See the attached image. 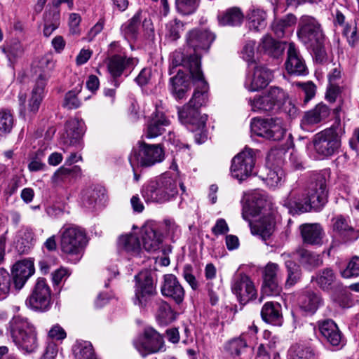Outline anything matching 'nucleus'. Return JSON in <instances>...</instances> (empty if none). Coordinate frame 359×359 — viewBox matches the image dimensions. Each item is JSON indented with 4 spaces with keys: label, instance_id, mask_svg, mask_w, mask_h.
<instances>
[{
    "label": "nucleus",
    "instance_id": "1",
    "mask_svg": "<svg viewBox=\"0 0 359 359\" xmlns=\"http://www.w3.org/2000/svg\"><path fill=\"white\" fill-rule=\"evenodd\" d=\"M328 191L326 178L323 175H314L306 193L292 189L283 200V205L291 214H300L313 210L320 211L327 202Z\"/></svg>",
    "mask_w": 359,
    "mask_h": 359
},
{
    "label": "nucleus",
    "instance_id": "2",
    "mask_svg": "<svg viewBox=\"0 0 359 359\" xmlns=\"http://www.w3.org/2000/svg\"><path fill=\"white\" fill-rule=\"evenodd\" d=\"M215 39V34L207 29H194L187 32L186 43L189 48L193 50L194 53H189V55L185 56L180 50L173 52L171 55L172 68L170 69V74L173 73L172 69L175 67L182 66L189 69L191 75L197 79H201L202 77L201 69V54L208 50Z\"/></svg>",
    "mask_w": 359,
    "mask_h": 359
},
{
    "label": "nucleus",
    "instance_id": "3",
    "mask_svg": "<svg viewBox=\"0 0 359 359\" xmlns=\"http://www.w3.org/2000/svg\"><path fill=\"white\" fill-rule=\"evenodd\" d=\"M192 78L198 82L193 96L189 102L178 109V116L183 124H190L196 126L195 139L198 144L204 142L207 139V135L203 132L205 128L207 116H201L199 109L205 105L208 101V84L204 81L203 75L201 79H197L191 75Z\"/></svg>",
    "mask_w": 359,
    "mask_h": 359
},
{
    "label": "nucleus",
    "instance_id": "4",
    "mask_svg": "<svg viewBox=\"0 0 359 359\" xmlns=\"http://www.w3.org/2000/svg\"><path fill=\"white\" fill-rule=\"evenodd\" d=\"M297 35L306 48L312 51L317 62L321 63L326 60L325 34L317 19L311 15L302 16L298 22Z\"/></svg>",
    "mask_w": 359,
    "mask_h": 359
},
{
    "label": "nucleus",
    "instance_id": "5",
    "mask_svg": "<svg viewBox=\"0 0 359 359\" xmlns=\"http://www.w3.org/2000/svg\"><path fill=\"white\" fill-rule=\"evenodd\" d=\"M178 184L184 194L185 187L183 184L178 183L177 179L171 176L163 175L144 185L142 195L147 203H164L177 194Z\"/></svg>",
    "mask_w": 359,
    "mask_h": 359
},
{
    "label": "nucleus",
    "instance_id": "6",
    "mask_svg": "<svg viewBox=\"0 0 359 359\" xmlns=\"http://www.w3.org/2000/svg\"><path fill=\"white\" fill-rule=\"evenodd\" d=\"M8 330L13 342L20 350L30 353L37 349L36 328L27 318L14 316L9 322Z\"/></svg>",
    "mask_w": 359,
    "mask_h": 359
},
{
    "label": "nucleus",
    "instance_id": "7",
    "mask_svg": "<svg viewBox=\"0 0 359 359\" xmlns=\"http://www.w3.org/2000/svg\"><path fill=\"white\" fill-rule=\"evenodd\" d=\"M343 133L344 127L341 120L337 118L330 128L314 135L313 143L316 153L323 157L333 155L341 146L340 136Z\"/></svg>",
    "mask_w": 359,
    "mask_h": 359
},
{
    "label": "nucleus",
    "instance_id": "8",
    "mask_svg": "<svg viewBox=\"0 0 359 359\" xmlns=\"http://www.w3.org/2000/svg\"><path fill=\"white\" fill-rule=\"evenodd\" d=\"M60 248L63 253L76 256L78 260L83 253L88 241L85 231L75 225H64L60 230Z\"/></svg>",
    "mask_w": 359,
    "mask_h": 359
},
{
    "label": "nucleus",
    "instance_id": "9",
    "mask_svg": "<svg viewBox=\"0 0 359 359\" xmlns=\"http://www.w3.org/2000/svg\"><path fill=\"white\" fill-rule=\"evenodd\" d=\"M165 158V151L161 144H149L139 142L129 156L132 168H148L161 163Z\"/></svg>",
    "mask_w": 359,
    "mask_h": 359
},
{
    "label": "nucleus",
    "instance_id": "10",
    "mask_svg": "<svg viewBox=\"0 0 359 359\" xmlns=\"http://www.w3.org/2000/svg\"><path fill=\"white\" fill-rule=\"evenodd\" d=\"M135 294L133 304L140 309H146L151 304L157 294L156 287L150 272L141 271L135 276Z\"/></svg>",
    "mask_w": 359,
    "mask_h": 359
},
{
    "label": "nucleus",
    "instance_id": "11",
    "mask_svg": "<svg viewBox=\"0 0 359 359\" xmlns=\"http://www.w3.org/2000/svg\"><path fill=\"white\" fill-rule=\"evenodd\" d=\"M48 79V76L46 74H39L27 104H26V95L22 93L19 94L20 116L25 120H30L39 111Z\"/></svg>",
    "mask_w": 359,
    "mask_h": 359
},
{
    "label": "nucleus",
    "instance_id": "12",
    "mask_svg": "<svg viewBox=\"0 0 359 359\" xmlns=\"http://www.w3.org/2000/svg\"><path fill=\"white\" fill-rule=\"evenodd\" d=\"M252 133L269 140L280 141L286 134V128L280 118H255L250 123Z\"/></svg>",
    "mask_w": 359,
    "mask_h": 359
},
{
    "label": "nucleus",
    "instance_id": "13",
    "mask_svg": "<svg viewBox=\"0 0 359 359\" xmlns=\"http://www.w3.org/2000/svg\"><path fill=\"white\" fill-rule=\"evenodd\" d=\"M287 94L279 87L271 86L261 95L250 100L252 109L258 112H269L279 109L285 102Z\"/></svg>",
    "mask_w": 359,
    "mask_h": 359
},
{
    "label": "nucleus",
    "instance_id": "14",
    "mask_svg": "<svg viewBox=\"0 0 359 359\" xmlns=\"http://www.w3.org/2000/svg\"><path fill=\"white\" fill-rule=\"evenodd\" d=\"M25 304L33 311L45 312L50 309L51 290L43 278H39L31 294L27 298Z\"/></svg>",
    "mask_w": 359,
    "mask_h": 359
},
{
    "label": "nucleus",
    "instance_id": "15",
    "mask_svg": "<svg viewBox=\"0 0 359 359\" xmlns=\"http://www.w3.org/2000/svg\"><path fill=\"white\" fill-rule=\"evenodd\" d=\"M255 165L254 150L245 148L233 158L231 165V176L242 182L253 174Z\"/></svg>",
    "mask_w": 359,
    "mask_h": 359
},
{
    "label": "nucleus",
    "instance_id": "16",
    "mask_svg": "<svg viewBox=\"0 0 359 359\" xmlns=\"http://www.w3.org/2000/svg\"><path fill=\"white\" fill-rule=\"evenodd\" d=\"M134 345L142 356H146L161 351L163 348V339L154 329L147 327L142 336L134 341Z\"/></svg>",
    "mask_w": 359,
    "mask_h": 359
},
{
    "label": "nucleus",
    "instance_id": "17",
    "mask_svg": "<svg viewBox=\"0 0 359 359\" xmlns=\"http://www.w3.org/2000/svg\"><path fill=\"white\" fill-rule=\"evenodd\" d=\"M137 63V59L118 54H114L107 58V71L111 77L112 83L114 87L118 88L119 86L118 79L124 73L130 72Z\"/></svg>",
    "mask_w": 359,
    "mask_h": 359
},
{
    "label": "nucleus",
    "instance_id": "18",
    "mask_svg": "<svg viewBox=\"0 0 359 359\" xmlns=\"http://www.w3.org/2000/svg\"><path fill=\"white\" fill-rule=\"evenodd\" d=\"M231 288L241 304H246L257 294L253 282L243 273H236L231 280Z\"/></svg>",
    "mask_w": 359,
    "mask_h": 359
},
{
    "label": "nucleus",
    "instance_id": "19",
    "mask_svg": "<svg viewBox=\"0 0 359 359\" xmlns=\"http://www.w3.org/2000/svg\"><path fill=\"white\" fill-rule=\"evenodd\" d=\"M285 65L290 74L306 76L309 74L305 60L294 43H289Z\"/></svg>",
    "mask_w": 359,
    "mask_h": 359
},
{
    "label": "nucleus",
    "instance_id": "20",
    "mask_svg": "<svg viewBox=\"0 0 359 359\" xmlns=\"http://www.w3.org/2000/svg\"><path fill=\"white\" fill-rule=\"evenodd\" d=\"M161 292L163 296L172 299L177 304L183 302L185 295L183 287L173 274L163 276Z\"/></svg>",
    "mask_w": 359,
    "mask_h": 359
},
{
    "label": "nucleus",
    "instance_id": "21",
    "mask_svg": "<svg viewBox=\"0 0 359 359\" xmlns=\"http://www.w3.org/2000/svg\"><path fill=\"white\" fill-rule=\"evenodd\" d=\"M241 203L243 204L242 217L249 221L250 216H255L262 212L267 201L263 194L255 192L250 196L245 195Z\"/></svg>",
    "mask_w": 359,
    "mask_h": 359
},
{
    "label": "nucleus",
    "instance_id": "22",
    "mask_svg": "<svg viewBox=\"0 0 359 359\" xmlns=\"http://www.w3.org/2000/svg\"><path fill=\"white\" fill-rule=\"evenodd\" d=\"M34 273V266L32 261L24 259L16 262L13 266L11 278L14 288L20 290Z\"/></svg>",
    "mask_w": 359,
    "mask_h": 359
},
{
    "label": "nucleus",
    "instance_id": "23",
    "mask_svg": "<svg viewBox=\"0 0 359 359\" xmlns=\"http://www.w3.org/2000/svg\"><path fill=\"white\" fill-rule=\"evenodd\" d=\"M330 114V109L325 104L320 102L304 113L301 120V127L304 130H309L312 126L325 120Z\"/></svg>",
    "mask_w": 359,
    "mask_h": 359
},
{
    "label": "nucleus",
    "instance_id": "24",
    "mask_svg": "<svg viewBox=\"0 0 359 359\" xmlns=\"http://www.w3.org/2000/svg\"><path fill=\"white\" fill-rule=\"evenodd\" d=\"M272 79V72L264 66H256L252 76L247 78L245 87L250 92L265 88Z\"/></svg>",
    "mask_w": 359,
    "mask_h": 359
},
{
    "label": "nucleus",
    "instance_id": "25",
    "mask_svg": "<svg viewBox=\"0 0 359 359\" xmlns=\"http://www.w3.org/2000/svg\"><path fill=\"white\" fill-rule=\"evenodd\" d=\"M250 224L251 233L258 236L264 241L269 238L275 229V221L270 213L262 216L254 224L250 223Z\"/></svg>",
    "mask_w": 359,
    "mask_h": 359
},
{
    "label": "nucleus",
    "instance_id": "26",
    "mask_svg": "<svg viewBox=\"0 0 359 359\" xmlns=\"http://www.w3.org/2000/svg\"><path fill=\"white\" fill-rule=\"evenodd\" d=\"M189 78L180 69L177 74L170 78L169 89L177 100L183 99L191 88Z\"/></svg>",
    "mask_w": 359,
    "mask_h": 359
},
{
    "label": "nucleus",
    "instance_id": "27",
    "mask_svg": "<svg viewBox=\"0 0 359 359\" xmlns=\"http://www.w3.org/2000/svg\"><path fill=\"white\" fill-rule=\"evenodd\" d=\"M348 218L338 215L332 219L333 231L337 232L346 241H354L359 238V230L353 229L349 224Z\"/></svg>",
    "mask_w": 359,
    "mask_h": 359
},
{
    "label": "nucleus",
    "instance_id": "28",
    "mask_svg": "<svg viewBox=\"0 0 359 359\" xmlns=\"http://www.w3.org/2000/svg\"><path fill=\"white\" fill-rule=\"evenodd\" d=\"M257 48L261 53L273 58H278L284 52L285 43L266 34L261 39Z\"/></svg>",
    "mask_w": 359,
    "mask_h": 359
},
{
    "label": "nucleus",
    "instance_id": "29",
    "mask_svg": "<svg viewBox=\"0 0 359 359\" xmlns=\"http://www.w3.org/2000/svg\"><path fill=\"white\" fill-rule=\"evenodd\" d=\"M319 330L322 336L333 346H339L341 340V333L338 326L332 320H325L318 325Z\"/></svg>",
    "mask_w": 359,
    "mask_h": 359
},
{
    "label": "nucleus",
    "instance_id": "30",
    "mask_svg": "<svg viewBox=\"0 0 359 359\" xmlns=\"http://www.w3.org/2000/svg\"><path fill=\"white\" fill-rule=\"evenodd\" d=\"M261 316L266 323L280 326L283 322L281 305L276 302H266L261 310Z\"/></svg>",
    "mask_w": 359,
    "mask_h": 359
},
{
    "label": "nucleus",
    "instance_id": "31",
    "mask_svg": "<svg viewBox=\"0 0 359 359\" xmlns=\"http://www.w3.org/2000/svg\"><path fill=\"white\" fill-rule=\"evenodd\" d=\"M300 231L304 243L309 245L322 243L324 232L319 224H304L300 226Z\"/></svg>",
    "mask_w": 359,
    "mask_h": 359
},
{
    "label": "nucleus",
    "instance_id": "32",
    "mask_svg": "<svg viewBox=\"0 0 359 359\" xmlns=\"http://www.w3.org/2000/svg\"><path fill=\"white\" fill-rule=\"evenodd\" d=\"M170 125V121L163 112L156 111L148 123L146 135L148 138H154L162 135L165 128Z\"/></svg>",
    "mask_w": 359,
    "mask_h": 359
},
{
    "label": "nucleus",
    "instance_id": "33",
    "mask_svg": "<svg viewBox=\"0 0 359 359\" xmlns=\"http://www.w3.org/2000/svg\"><path fill=\"white\" fill-rule=\"evenodd\" d=\"M142 245L147 252H156L162 243L161 233L151 226H144L142 229Z\"/></svg>",
    "mask_w": 359,
    "mask_h": 359
},
{
    "label": "nucleus",
    "instance_id": "34",
    "mask_svg": "<svg viewBox=\"0 0 359 359\" xmlns=\"http://www.w3.org/2000/svg\"><path fill=\"white\" fill-rule=\"evenodd\" d=\"M118 248L131 256H138L142 251L138 238L133 233H127L119 237Z\"/></svg>",
    "mask_w": 359,
    "mask_h": 359
},
{
    "label": "nucleus",
    "instance_id": "35",
    "mask_svg": "<svg viewBox=\"0 0 359 359\" xmlns=\"http://www.w3.org/2000/svg\"><path fill=\"white\" fill-rule=\"evenodd\" d=\"M315 280L321 290L327 292H331L334 285L339 283L337 281L336 273L330 268L318 271Z\"/></svg>",
    "mask_w": 359,
    "mask_h": 359
},
{
    "label": "nucleus",
    "instance_id": "36",
    "mask_svg": "<svg viewBox=\"0 0 359 359\" xmlns=\"http://www.w3.org/2000/svg\"><path fill=\"white\" fill-rule=\"evenodd\" d=\"M259 177L270 188L274 189L282 184L284 179V172L280 168L271 169L264 168L261 171Z\"/></svg>",
    "mask_w": 359,
    "mask_h": 359
},
{
    "label": "nucleus",
    "instance_id": "37",
    "mask_svg": "<svg viewBox=\"0 0 359 359\" xmlns=\"http://www.w3.org/2000/svg\"><path fill=\"white\" fill-rule=\"evenodd\" d=\"M332 301L341 307H348L351 304V293L348 287L344 286L340 282L334 285L330 292Z\"/></svg>",
    "mask_w": 359,
    "mask_h": 359
},
{
    "label": "nucleus",
    "instance_id": "38",
    "mask_svg": "<svg viewBox=\"0 0 359 359\" xmlns=\"http://www.w3.org/2000/svg\"><path fill=\"white\" fill-rule=\"evenodd\" d=\"M140 15L141 11L137 12L132 18L121 25V33L128 41L134 40L137 37L141 22Z\"/></svg>",
    "mask_w": 359,
    "mask_h": 359
},
{
    "label": "nucleus",
    "instance_id": "39",
    "mask_svg": "<svg viewBox=\"0 0 359 359\" xmlns=\"http://www.w3.org/2000/svg\"><path fill=\"white\" fill-rule=\"evenodd\" d=\"M300 308L306 312L313 313L320 304V297L311 291H307L299 297Z\"/></svg>",
    "mask_w": 359,
    "mask_h": 359
},
{
    "label": "nucleus",
    "instance_id": "40",
    "mask_svg": "<svg viewBox=\"0 0 359 359\" xmlns=\"http://www.w3.org/2000/svg\"><path fill=\"white\" fill-rule=\"evenodd\" d=\"M74 356L76 359H92L96 356L90 342L77 341L72 347Z\"/></svg>",
    "mask_w": 359,
    "mask_h": 359
},
{
    "label": "nucleus",
    "instance_id": "41",
    "mask_svg": "<svg viewBox=\"0 0 359 359\" xmlns=\"http://www.w3.org/2000/svg\"><path fill=\"white\" fill-rule=\"evenodd\" d=\"M296 22V16L288 14L282 19L275 20L271 25V29L277 37L283 38L285 35L286 30Z\"/></svg>",
    "mask_w": 359,
    "mask_h": 359
},
{
    "label": "nucleus",
    "instance_id": "42",
    "mask_svg": "<svg viewBox=\"0 0 359 359\" xmlns=\"http://www.w3.org/2000/svg\"><path fill=\"white\" fill-rule=\"evenodd\" d=\"M296 253L299 258L300 263L309 269L318 267L322 264V260L319 255L304 248L298 249Z\"/></svg>",
    "mask_w": 359,
    "mask_h": 359
},
{
    "label": "nucleus",
    "instance_id": "43",
    "mask_svg": "<svg viewBox=\"0 0 359 359\" xmlns=\"http://www.w3.org/2000/svg\"><path fill=\"white\" fill-rule=\"evenodd\" d=\"M243 14L239 8L232 7L227 9L219 18L223 25L236 26L241 23Z\"/></svg>",
    "mask_w": 359,
    "mask_h": 359
},
{
    "label": "nucleus",
    "instance_id": "44",
    "mask_svg": "<svg viewBox=\"0 0 359 359\" xmlns=\"http://www.w3.org/2000/svg\"><path fill=\"white\" fill-rule=\"evenodd\" d=\"M246 334H242L240 337L229 341L226 346V351L233 357L241 355L248 348Z\"/></svg>",
    "mask_w": 359,
    "mask_h": 359
},
{
    "label": "nucleus",
    "instance_id": "45",
    "mask_svg": "<svg viewBox=\"0 0 359 359\" xmlns=\"http://www.w3.org/2000/svg\"><path fill=\"white\" fill-rule=\"evenodd\" d=\"M266 14L260 9L252 10L248 14V27L250 29L260 31L266 26Z\"/></svg>",
    "mask_w": 359,
    "mask_h": 359
},
{
    "label": "nucleus",
    "instance_id": "46",
    "mask_svg": "<svg viewBox=\"0 0 359 359\" xmlns=\"http://www.w3.org/2000/svg\"><path fill=\"white\" fill-rule=\"evenodd\" d=\"M156 317L159 323L167 325L174 320V313L170 306L165 301L159 299Z\"/></svg>",
    "mask_w": 359,
    "mask_h": 359
},
{
    "label": "nucleus",
    "instance_id": "47",
    "mask_svg": "<svg viewBox=\"0 0 359 359\" xmlns=\"http://www.w3.org/2000/svg\"><path fill=\"white\" fill-rule=\"evenodd\" d=\"M60 25V13L56 11L46 12L44 15L43 34L48 37Z\"/></svg>",
    "mask_w": 359,
    "mask_h": 359
},
{
    "label": "nucleus",
    "instance_id": "48",
    "mask_svg": "<svg viewBox=\"0 0 359 359\" xmlns=\"http://www.w3.org/2000/svg\"><path fill=\"white\" fill-rule=\"evenodd\" d=\"M1 51L10 62H14L20 57L24 53V48L18 41H13L1 47Z\"/></svg>",
    "mask_w": 359,
    "mask_h": 359
},
{
    "label": "nucleus",
    "instance_id": "49",
    "mask_svg": "<svg viewBox=\"0 0 359 359\" xmlns=\"http://www.w3.org/2000/svg\"><path fill=\"white\" fill-rule=\"evenodd\" d=\"M199 0H175V7L180 13L188 15L194 13L199 6Z\"/></svg>",
    "mask_w": 359,
    "mask_h": 359
},
{
    "label": "nucleus",
    "instance_id": "50",
    "mask_svg": "<svg viewBox=\"0 0 359 359\" xmlns=\"http://www.w3.org/2000/svg\"><path fill=\"white\" fill-rule=\"evenodd\" d=\"M285 264L287 271V278L285 284L287 286H292L300 279L301 271L299 266L291 260H286Z\"/></svg>",
    "mask_w": 359,
    "mask_h": 359
},
{
    "label": "nucleus",
    "instance_id": "51",
    "mask_svg": "<svg viewBox=\"0 0 359 359\" xmlns=\"http://www.w3.org/2000/svg\"><path fill=\"white\" fill-rule=\"evenodd\" d=\"M81 88V86H79L65 94L63 104L64 107L69 109H77L81 106V102L78 98V95L80 93Z\"/></svg>",
    "mask_w": 359,
    "mask_h": 359
},
{
    "label": "nucleus",
    "instance_id": "52",
    "mask_svg": "<svg viewBox=\"0 0 359 359\" xmlns=\"http://www.w3.org/2000/svg\"><path fill=\"white\" fill-rule=\"evenodd\" d=\"M292 359H315V353L310 347L296 344L291 349Z\"/></svg>",
    "mask_w": 359,
    "mask_h": 359
},
{
    "label": "nucleus",
    "instance_id": "53",
    "mask_svg": "<svg viewBox=\"0 0 359 359\" xmlns=\"http://www.w3.org/2000/svg\"><path fill=\"white\" fill-rule=\"evenodd\" d=\"M184 30V24L177 19L170 21L166 25L165 36L170 41H176L180 37V33Z\"/></svg>",
    "mask_w": 359,
    "mask_h": 359
},
{
    "label": "nucleus",
    "instance_id": "54",
    "mask_svg": "<svg viewBox=\"0 0 359 359\" xmlns=\"http://www.w3.org/2000/svg\"><path fill=\"white\" fill-rule=\"evenodd\" d=\"M281 280L263 279L262 293L266 296H277L281 290Z\"/></svg>",
    "mask_w": 359,
    "mask_h": 359
},
{
    "label": "nucleus",
    "instance_id": "55",
    "mask_svg": "<svg viewBox=\"0 0 359 359\" xmlns=\"http://www.w3.org/2000/svg\"><path fill=\"white\" fill-rule=\"evenodd\" d=\"M293 86L298 88L304 93L305 103L309 102L316 95V86L312 81L294 82Z\"/></svg>",
    "mask_w": 359,
    "mask_h": 359
},
{
    "label": "nucleus",
    "instance_id": "56",
    "mask_svg": "<svg viewBox=\"0 0 359 359\" xmlns=\"http://www.w3.org/2000/svg\"><path fill=\"white\" fill-rule=\"evenodd\" d=\"M263 279L282 280V272L278 264L269 262L263 270Z\"/></svg>",
    "mask_w": 359,
    "mask_h": 359
},
{
    "label": "nucleus",
    "instance_id": "57",
    "mask_svg": "<svg viewBox=\"0 0 359 359\" xmlns=\"http://www.w3.org/2000/svg\"><path fill=\"white\" fill-rule=\"evenodd\" d=\"M11 276L9 273L0 268V300L5 299L11 290Z\"/></svg>",
    "mask_w": 359,
    "mask_h": 359
},
{
    "label": "nucleus",
    "instance_id": "58",
    "mask_svg": "<svg viewBox=\"0 0 359 359\" xmlns=\"http://www.w3.org/2000/svg\"><path fill=\"white\" fill-rule=\"evenodd\" d=\"M13 126L12 114L7 111H0V136L9 133Z\"/></svg>",
    "mask_w": 359,
    "mask_h": 359
},
{
    "label": "nucleus",
    "instance_id": "59",
    "mask_svg": "<svg viewBox=\"0 0 359 359\" xmlns=\"http://www.w3.org/2000/svg\"><path fill=\"white\" fill-rule=\"evenodd\" d=\"M80 172L81 169L78 166H74L72 168L62 166L53 174L51 180L53 183L57 184L63 181L67 177L72 175L73 172L79 173Z\"/></svg>",
    "mask_w": 359,
    "mask_h": 359
},
{
    "label": "nucleus",
    "instance_id": "60",
    "mask_svg": "<svg viewBox=\"0 0 359 359\" xmlns=\"http://www.w3.org/2000/svg\"><path fill=\"white\" fill-rule=\"evenodd\" d=\"M81 125L77 119L68 121L66 124L67 136L74 139L80 138L83 133Z\"/></svg>",
    "mask_w": 359,
    "mask_h": 359
},
{
    "label": "nucleus",
    "instance_id": "61",
    "mask_svg": "<svg viewBox=\"0 0 359 359\" xmlns=\"http://www.w3.org/2000/svg\"><path fill=\"white\" fill-rule=\"evenodd\" d=\"M341 276L345 278L359 276V257H354L348 262L346 268L341 272Z\"/></svg>",
    "mask_w": 359,
    "mask_h": 359
},
{
    "label": "nucleus",
    "instance_id": "62",
    "mask_svg": "<svg viewBox=\"0 0 359 359\" xmlns=\"http://www.w3.org/2000/svg\"><path fill=\"white\" fill-rule=\"evenodd\" d=\"M344 34L351 46H354L358 41L359 34L358 33L355 22L353 25L347 24L344 29Z\"/></svg>",
    "mask_w": 359,
    "mask_h": 359
},
{
    "label": "nucleus",
    "instance_id": "63",
    "mask_svg": "<svg viewBox=\"0 0 359 359\" xmlns=\"http://www.w3.org/2000/svg\"><path fill=\"white\" fill-rule=\"evenodd\" d=\"M255 41H250L246 43L244 46L241 54L242 57L248 63H254L255 62Z\"/></svg>",
    "mask_w": 359,
    "mask_h": 359
},
{
    "label": "nucleus",
    "instance_id": "64",
    "mask_svg": "<svg viewBox=\"0 0 359 359\" xmlns=\"http://www.w3.org/2000/svg\"><path fill=\"white\" fill-rule=\"evenodd\" d=\"M183 277L193 290H196L198 287V281L192 273L191 265H185L183 269Z\"/></svg>",
    "mask_w": 359,
    "mask_h": 359
}]
</instances>
